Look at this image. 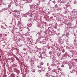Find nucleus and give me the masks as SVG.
I'll return each mask as SVG.
<instances>
[{
    "mask_svg": "<svg viewBox=\"0 0 77 77\" xmlns=\"http://www.w3.org/2000/svg\"><path fill=\"white\" fill-rule=\"evenodd\" d=\"M15 75L12 73L11 74V76H12V77H15Z\"/></svg>",
    "mask_w": 77,
    "mask_h": 77,
    "instance_id": "obj_1",
    "label": "nucleus"
},
{
    "mask_svg": "<svg viewBox=\"0 0 77 77\" xmlns=\"http://www.w3.org/2000/svg\"><path fill=\"white\" fill-rule=\"evenodd\" d=\"M14 72H17V69L14 68Z\"/></svg>",
    "mask_w": 77,
    "mask_h": 77,
    "instance_id": "obj_2",
    "label": "nucleus"
},
{
    "mask_svg": "<svg viewBox=\"0 0 77 77\" xmlns=\"http://www.w3.org/2000/svg\"><path fill=\"white\" fill-rule=\"evenodd\" d=\"M38 68H42V67H41V66L40 65L39 66H38Z\"/></svg>",
    "mask_w": 77,
    "mask_h": 77,
    "instance_id": "obj_3",
    "label": "nucleus"
},
{
    "mask_svg": "<svg viewBox=\"0 0 77 77\" xmlns=\"http://www.w3.org/2000/svg\"><path fill=\"white\" fill-rule=\"evenodd\" d=\"M40 64L41 65H44V63L42 62H41L40 63Z\"/></svg>",
    "mask_w": 77,
    "mask_h": 77,
    "instance_id": "obj_4",
    "label": "nucleus"
},
{
    "mask_svg": "<svg viewBox=\"0 0 77 77\" xmlns=\"http://www.w3.org/2000/svg\"><path fill=\"white\" fill-rule=\"evenodd\" d=\"M48 73H47L46 74V76H48Z\"/></svg>",
    "mask_w": 77,
    "mask_h": 77,
    "instance_id": "obj_5",
    "label": "nucleus"
},
{
    "mask_svg": "<svg viewBox=\"0 0 77 77\" xmlns=\"http://www.w3.org/2000/svg\"><path fill=\"white\" fill-rule=\"evenodd\" d=\"M62 52H63V53H64V52H65V50H63L62 51Z\"/></svg>",
    "mask_w": 77,
    "mask_h": 77,
    "instance_id": "obj_6",
    "label": "nucleus"
},
{
    "mask_svg": "<svg viewBox=\"0 0 77 77\" xmlns=\"http://www.w3.org/2000/svg\"><path fill=\"white\" fill-rule=\"evenodd\" d=\"M64 66L63 65H62L61 66V67H63Z\"/></svg>",
    "mask_w": 77,
    "mask_h": 77,
    "instance_id": "obj_7",
    "label": "nucleus"
},
{
    "mask_svg": "<svg viewBox=\"0 0 77 77\" xmlns=\"http://www.w3.org/2000/svg\"><path fill=\"white\" fill-rule=\"evenodd\" d=\"M8 35V34H5V36H7Z\"/></svg>",
    "mask_w": 77,
    "mask_h": 77,
    "instance_id": "obj_8",
    "label": "nucleus"
},
{
    "mask_svg": "<svg viewBox=\"0 0 77 77\" xmlns=\"http://www.w3.org/2000/svg\"><path fill=\"white\" fill-rule=\"evenodd\" d=\"M41 69L40 70H38V71H40V72H41Z\"/></svg>",
    "mask_w": 77,
    "mask_h": 77,
    "instance_id": "obj_9",
    "label": "nucleus"
},
{
    "mask_svg": "<svg viewBox=\"0 0 77 77\" xmlns=\"http://www.w3.org/2000/svg\"><path fill=\"white\" fill-rule=\"evenodd\" d=\"M4 43H6V42H4Z\"/></svg>",
    "mask_w": 77,
    "mask_h": 77,
    "instance_id": "obj_10",
    "label": "nucleus"
},
{
    "mask_svg": "<svg viewBox=\"0 0 77 77\" xmlns=\"http://www.w3.org/2000/svg\"><path fill=\"white\" fill-rule=\"evenodd\" d=\"M30 42H31V41H30Z\"/></svg>",
    "mask_w": 77,
    "mask_h": 77,
    "instance_id": "obj_11",
    "label": "nucleus"
}]
</instances>
